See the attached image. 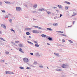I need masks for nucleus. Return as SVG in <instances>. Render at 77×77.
<instances>
[{"instance_id":"1","label":"nucleus","mask_w":77,"mask_h":77,"mask_svg":"<svg viewBox=\"0 0 77 77\" xmlns=\"http://www.w3.org/2000/svg\"><path fill=\"white\" fill-rule=\"evenodd\" d=\"M35 55L36 56H38V57H42V56H43V54L42 53H41L40 54L39 52H37L35 54Z\"/></svg>"},{"instance_id":"2","label":"nucleus","mask_w":77,"mask_h":77,"mask_svg":"<svg viewBox=\"0 0 77 77\" xmlns=\"http://www.w3.org/2000/svg\"><path fill=\"white\" fill-rule=\"evenodd\" d=\"M69 66V65L68 64H63L62 65V67L63 68H66V67H68Z\"/></svg>"},{"instance_id":"3","label":"nucleus","mask_w":77,"mask_h":77,"mask_svg":"<svg viewBox=\"0 0 77 77\" xmlns=\"http://www.w3.org/2000/svg\"><path fill=\"white\" fill-rule=\"evenodd\" d=\"M16 9L17 12H21L22 11L21 8L20 7H16Z\"/></svg>"},{"instance_id":"4","label":"nucleus","mask_w":77,"mask_h":77,"mask_svg":"<svg viewBox=\"0 0 77 77\" xmlns=\"http://www.w3.org/2000/svg\"><path fill=\"white\" fill-rule=\"evenodd\" d=\"M33 27L36 28L37 29H41V30H44V29L43 28L39 26H33Z\"/></svg>"},{"instance_id":"5","label":"nucleus","mask_w":77,"mask_h":77,"mask_svg":"<svg viewBox=\"0 0 77 77\" xmlns=\"http://www.w3.org/2000/svg\"><path fill=\"white\" fill-rule=\"evenodd\" d=\"M23 61H24V62L26 63L29 62V59H28L27 58H23Z\"/></svg>"},{"instance_id":"6","label":"nucleus","mask_w":77,"mask_h":77,"mask_svg":"<svg viewBox=\"0 0 77 77\" xmlns=\"http://www.w3.org/2000/svg\"><path fill=\"white\" fill-rule=\"evenodd\" d=\"M2 27H3L5 29H6V25L4 24H1Z\"/></svg>"},{"instance_id":"7","label":"nucleus","mask_w":77,"mask_h":77,"mask_svg":"<svg viewBox=\"0 0 77 77\" xmlns=\"http://www.w3.org/2000/svg\"><path fill=\"white\" fill-rule=\"evenodd\" d=\"M32 33H39V32L37 30H33Z\"/></svg>"},{"instance_id":"8","label":"nucleus","mask_w":77,"mask_h":77,"mask_svg":"<svg viewBox=\"0 0 77 77\" xmlns=\"http://www.w3.org/2000/svg\"><path fill=\"white\" fill-rule=\"evenodd\" d=\"M54 54L56 57H60V55H59V54L56 53H54Z\"/></svg>"},{"instance_id":"9","label":"nucleus","mask_w":77,"mask_h":77,"mask_svg":"<svg viewBox=\"0 0 77 77\" xmlns=\"http://www.w3.org/2000/svg\"><path fill=\"white\" fill-rule=\"evenodd\" d=\"M5 3L6 4H7V5H11V2H8V1H4Z\"/></svg>"},{"instance_id":"10","label":"nucleus","mask_w":77,"mask_h":77,"mask_svg":"<svg viewBox=\"0 0 77 77\" xmlns=\"http://www.w3.org/2000/svg\"><path fill=\"white\" fill-rule=\"evenodd\" d=\"M18 46L20 47H24V45H23L21 43L19 44Z\"/></svg>"},{"instance_id":"11","label":"nucleus","mask_w":77,"mask_h":77,"mask_svg":"<svg viewBox=\"0 0 77 77\" xmlns=\"http://www.w3.org/2000/svg\"><path fill=\"white\" fill-rule=\"evenodd\" d=\"M26 30H32V28H25Z\"/></svg>"},{"instance_id":"12","label":"nucleus","mask_w":77,"mask_h":77,"mask_svg":"<svg viewBox=\"0 0 77 77\" xmlns=\"http://www.w3.org/2000/svg\"><path fill=\"white\" fill-rule=\"evenodd\" d=\"M46 12L47 14H48V15H50V14H51V12H50L48 11H47V10L46 11Z\"/></svg>"},{"instance_id":"13","label":"nucleus","mask_w":77,"mask_h":77,"mask_svg":"<svg viewBox=\"0 0 77 77\" xmlns=\"http://www.w3.org/2000/svg\"><path fill=\"white\" fill-rule=\"evenodd\" d=\"M11 72L9 71H5L6 74H10V72Z\"/></svg>"},{"instance_id":"14","label":"nucleus","mask_w":77,"mask_h":77,"mask_svg":"<svg viewBox=\"0 0 77 77\" xmlns=\"http://www.w3.org/2000/svg\"><path fill=\"white\" fill-rule=\"evenodd\" d=\"M53 25V26H58V24L57 23H54Z\"/></svg>"},{"instance_id":"15","label":"nucleus","mask_w":77,"mask_h":77,"mask_svg":"<svg viewBox=\"0 0 77 77\" xmlns=\"http://www.w3.org/2000/svg\"><path fill=\"white\" fill-rule=\"evenodd\" d=\"M56 70L57 71H62V69H56Z\"/></svg>"},{"instance_id":"16","label":"nucleus","mask_w":77,"mask_h":77,"mask_svg":"<svg viewBox=\"0 0 77 77\" xmlns=\"http://www.w3.org/2000/svg\"><path fill=\"white\" fill-rule=\"evenodd\" d=\"M9 22L10 23H11L12 24V19H10L9 20Z\"/></svg>"},{"instance_id":"17","label":"nucleus","mask_w":77,"mask_h":77,"mask_svg":"<svg viewBox=\"0 0 77 77\" xmlns=\"http://www.w3.org/2000/svg\"><path fill=\"white\" fill-rule=\"evenodd\" d=\"M23 38H24L23 39V40L24 41H25L26 40V36L24 35L23 36Z\"/></svg>"},{"instance_id":"18","label":"nucleus","mask_w":77,"mask_h":77,"mask_svg":"<svg viewBox=\"0 0 77 77\" xmlns=\"http://www.w3.org/2000/svg\"><path fill=\"white\" fill-rule=\"evenodd\" d=\"M33 7L35 8H36V7H38V5L37 4H35L33 6Z\"/></svg>"},{"instance_id":"19","label":"nucleus","mask_w":77,"mask_h":77,"mask_svg":"<svg viewBox=\"0 0 77 77\" xmlns=\"http://www.w3.org/2000/svg\"><path fill=\"white\" fill-rule=\"evenodd\" d=\"M39 68H44V66L42 65H39L38 66Z\"/></svg>"},{"instance_id":"20","label":"nucleus","mask_w":77,"mask_h":77,"mask_svg":"<svg viewBox=\"0 0 77 77\" xmlns=\"http://www.w3.org/2000/svg\"><path fill=\"white\" fill-rule=\"evenodd\" d=\"M41 36L42 37H43V38H45L46 37V35L44 34H42Z\"/></svg>"},{"instance_id":"21","label":"nucleus","mask_w":77,"mask_h":77,"mask_svg":"<svg viewBox=\"0 0 77 77\" xmlns=\"http://www.w3.org/2000/svg\"><path fill=\"white\" fill-rule=\"evenodd\" d=\"M11 44H13L15 46H17V44H15V43H14L12 42H11Z\"/></svg>"},{"instance_id":"22","label":"nucleus","mask_w":77,"mask_h":77,"mask_svg":"<svg viewBox=\"0 0 77 77\" xmlns=\"http://www.w3.org/2000/svg\"><path fill=\"white\" fill-rule=\"evenodd\" d=\"M47 29L49 31H52V29L51 28H47Z\"/></svg>"},{"instance_id":"23","label":"nucleus","mask_w":77,"mask_h":77,"mask_svg":"<svg viewBox=\"0 0 77 77\" xmlns=\"http://www.w3.org/2000/svg\"><path fill=\"white\" fill-rule=\"evenodd\" d=\"M27 42L29 44H31V45H33V43L31 42H29V41H27Z\"/></svg>"},{"instance_id":"24","label":"nucleus","mask_w":77,"mask_h":77,"mask_svg":"<svg viewBox=\"0 0 77 77\" xmlns=\"http://www.w3.org/2000/svg\"><path fill=\"white\" fill-rule=\"evenodd\" d=\"M65 3H66V4H68V5H70L71 3H70V2H67V1H66Z\"/></svg>"},{"instance_id":"25","label":"nucleus","mask_w":77,"mask_h":77,"mask_svg":"<svg viewBox=\"0 0 77 77\" xmlns=\"http://www.w3.org/2000/svg\"><path fill=\"white\" fill-rule=\"evenodd\" d=\"M0 39H1V40H2V41H6V40H5V39H4L3 38H0Z\"/></svg>"},{"instance_id":"26","label":"nucleus","mask_w":77,"mask_h":77,"mask_svg":"<svg viewBox=\"0 0 77 77\" xmlns=\"http://www.w3.org/2000/svg\"><path fill=\"white\" fill-rule=\"evenodd\" d=\"M47 11L46 9H45V8H42V11Z\"/></svg>"},{"instance_id":"27","label":"nucleus","mask_w":77,"mask_h":77,"mask_svg":"<svg viewBox=\"0 0 77 77\" xmlns=\"http://www.w3.org/2000/svg\"><path fill=\"white\" fill-rule=\"evenodd\" d=\"M48 39L50 41H51L52 40V38L51 37H48Z\"/></svg>"},{"instance_id":"28","label":"nucleus","mask_w":77,"mask_h":77,"mask_svg":"<svg viewBox=\"0 0 77 77\" xmlns=\"http://www.w3.org/2000/svg\"><path fill=\"white\" fill-rule=\"evenodd\" d=\"M58 7L59 8H62V6H61L60 5H58Z\"/></svg>"},{"instance_id":"29","label":"nucleus","mask_w":77,"mask_h":77,"mask_svg":"<svg viewBox=\"0 0 77 77\" xmlns=\"http://www.w3.org/2000/svg\"><path fill=\"white\" fill-rule=\"evenodd\" d=\"M56 32H57L58 33H63V32H61V31H56Z\"/></svg>"},{"instance_id":"30","label":"nucleus","mask_w":77,"mask_h":77,"mask_svg":"<svg viewBox=\"0 0 77 77\" xmlns=\"http://www.w3.org/2000/svg\"><path fill=\"white\" fill-rule=\"evenodd\" d=\"M1 11H2V12H3V13H6V11H5L4 10H1Z\"/></svg>"},{"instance_id":"31","label":"nucleus","mask_w":77,"mask_h":77,"mask_svg":"<svg viewBox=\"0 0 77 77\" xmlns=\"http://www.w3.org/2000/svg\"><path fill=\"white\" fill-rule=\"evenodd\" d=\"M5 53L6 54L8 55V54H9V52L6 51L5 52Z\"/></svg>"},{"instance_id":"32","label":"nucleus","mask_w":77,"mask_h":77,"mask_svg":"<svg viewBox=\"0 0 77 77\" xmlns=\"http://www.w3.org/2000/svg\"><path fill=\"white\" fill-rule=\"evenodd\" d=\"M35 47H39V45L38 44H35Z\"/></svg>"},{"instance_id":"33","label":"nucleus","mask_w":77,"mask_h":77,"mask_svg":"<svg viewBox=\"0 0 77 77\" xmlns=\"http://www.w3.org/2000/svg\"><path fill=\"white\" fill-rule=\"evenodd\" d=\"M68 40L69 41V42H70V43H73V42H72V41L71 40Z\"/></svg>"},{"instance_id":"34","label":"nucleus","mask_w":77,"mask_h":77,"mask_svg":"<svg viewBox=\"0 0 77 77\" xmlns=\"http://www.w3.org/2000/svg\"><path fill=\"white\" fill-rule=\"evenodd\" d=\"M65 9H66V10H68V7L67 6H65Z\"/></svg>"},{"instance_id":"35","label":"nucleus","mask_w":77,"mask_h":77,"mask_svg":"<svg viewBox=\"0 0 77 77\" xmlns=\"http://www.w3.org/2000/svg\"><path fill=\"white\" fill-rule=\"evenodd\" d=\"M19 68L20 69H24V68L22 66H20Z\"/></svg>"},{"instance_id":"36","label":"nucleus","mask_w":77,"mask_h":77,"mask_svg":"<svg viewBox=\"0 0 77 77\" xmlns=\"http://www.w3.org/2000/svg\"><path fill=\"white\" fill-rule=\"evenodd\" d=\"M34 63L35 64V65H37V61H35L34 62Z\"/></svg>"},{"instance_id":"37","label":"nucleus","mask_w":77,"mask_h":77,"mask_svg":"<svg viewBox=\"0 0 77 77\" xmlns=\"http://www.w3.org/2000/svg\"><path fill=\"white\" fill-rule=\"evenodd\" d=\"M11 31H13V32H14V33H15V30H14V29H11Z\"/></svg>"},{"instance_id":"38","label":"nucleus","mask_w":77,"mask_h":77,"mask_svg":"<svg viewBox=\"0 0 77 77\" xmlns=\"http://www.w3.org/2000/svg\"><path fill=\"white\" fill-rule=\"evenodd\" d=\"M26 34L27 35H30V33L29 32H27L26 33Z\"/></svg>"},{"instance_id":"39","label":"nucleus","mask_w":77,"mask_h":77,"mask_svg":"<svg viewBox=\"0 0 77 77\" xmlns=\"http://www.w3.org/2000/svg\"><path fill=\"white\" fill-rule=\"evenodd\" d=\"M60 16L58 17V18H61V17H62V16H63V15H62V14H60Z\"/></svg>"},{"instance_id":"40","label":"nucleus","mask_w":77,"mask_h":77,"mask_svg":"<svg viewBox=\"0 0 77 77\" xmlns=\"http://www.w3.org/2000/svg\"><path fill=\"white\" fill-rule=\"evenodd\" d=\"M73 14H74L72 15V17H74V16H75V15H76V13L75 14V13H74V12H73Z\"/></svg>"},{"instance_id":"41","label":"nucleus","mask_w":77,"mask_h":77,"mask_svg":"<svg viewBox=\"0 0 77 77\" xmlns=\"http://www.w3.org/2000/svg\"><path fill=\"white\" fill-rule=\"evenodd\" d=\"M38 11H42V8H39L38 9Z\"/></svg>"},{"instance_id":"42","label":"nucleus","mask_w":77,"mask_h":77,"mask_svg":"<svg viewBox=\"0 0 77 77\" xmlns=\"http://www.w3.org/2000/svg\"><path fill=\"white\" fill-rule=\"evenodd\" d=\"M19 42H20V41H15V43H17V44H18V43H19Z\"/></svg>"},{"instance_id":"43","label":"nucleus","mask_w":77,"mask_h":77,"mask_svg":"<svg viewBox=\"0 0 77 77\" xmlns=\"http://www.w3.org/2000/svg\"><path fill=\"white\" fill-rule=\"evenodd\" d=\"M52 59H49V62H52Z\"/></svg>"},{"instance_id":"44","label":"nucleus","mask_w":77,"mask_h":77,"mask_svg":"<svg viewBox=\"0 0 77 77\" xmlns=\"http://www.w3.org/2000/svg\"><path fill=\"white\" fill-rule=\"evenodd\" d=\"M32 20L33 21H36V19L33 18L32 19Z\"/></svg>"},{"instance_id":"45","label":"nucleus","mask_w":77,"mask_h":77,"mask_svg":"<svg viewBox=\"0 0 77 77\" xmlns=\"http://www.w3.org/2000/svg\"><path fill=\"white\" fill-rule=\"evenodd\" d=\"M34 43L36 44H38V42L36 41H34Z\"/></svg>"},{"instance_id":"46","label":"nucleus","mask_w":77,"mask_h":77,"mask_svg":"<svg viewBox=\"0 0 77 77\" xmlns=\"http://www.w3.org/2000/svg\"><path fill=\"white\" fill-rule=\"evenodd\" d=\"M26 69H30V67H27L26 68Z\"/></svg>"},{"instance_id":"47","label":"nucleus","mask_w":77,"mask_h":77,"mask_svg":"<svg viewBox=\"0 0 77 77\" xmlns=\"http://www.w3.org/2000/svg\"><path fill=\"white\" fill-rule=\"evenodd\" d=\"M56 11L57 12V13H59V12H60V11H59L58 10H56Z\"/></svg>"},{"instance_id":"48","label":"nucleus","mask_w":77,"mask_h":77,"mask_svg":"<svg viewBox=\"0 0 77 77\" xmlns=\"http://www.w3.org/2000/svg\"><path fill=\"white\" fill-rule=\"evenodd\" d=\"M5 18H9V16H8V15H6L5 16Z\"/></svg>"},{"instance_id":"49","label":"nucleus","mask_w":77,"mask_h":77,"mask_svg":"<svg viewBox=\"0 0 77 77\" xmlns=\"http://www.w3.org/2000/svg\"><path fill=\"white\" fill-rule=\"evenodd\" d=\"M14 74V72H10V74Z\"/></svg>"},{"instance_id":"50","label":"nucleus","mask_w":77,"mask_h":77,"mask_svg":"<svg viewBox=\"0 0 77 77\" xmlns=\"http://www.w3.org/2000/svg\"><path fill=\"white\" fill-rule=\"evenodd\" d=\"M61 35H62V36H66V35L65 34H62Z\"/></svg>"},{"instance_id":"51","label":"nucleus","mask_w":77,"mask_h":77,"mask_svg":"<svg viewBox=\"0 0 77 77\" xmlns=\"http://www.w3.org/2000/svg\"><path fill=\"white\" fill-rule=\"evenodd\" d=\"M0 62H1V63H3V62H4V60H2L0 61Z\"/></svg>"},{"instance_id":"52","label":"nucleus","mask_w":77,"mask_h":77,"mask_svg":"<svg viewBox=\"0 0 77 77\" xmlns=\"http://www.w3.org/2000/svg\"><path fill=\"white\" fill-rule=\"evenodd\" d=\"M32 13H35V12H36V11H33L32 12Z\"/></svg>"},{"instance_id":"53","label":"nucleus","mask_w":77,"mask_h":77,"mask_svg":"<svg viewBox=\"0 0 77 77\" xmlns=\"http://www.w3.org/2000/svg\"><path fill=\"white\" fill-rule=\"evenodd\" d=\"M65 42V40L64 39H63V43Z\"/></svg>"},{"instance_id":"54","label":"nucleus","mask_w":77,"mask_h":77,"mask_svg":"<svg viewBox=\"0 0 77 77\" xmlns=\"http://www.w3.org/2000/svg\"><path fill=\"white\" fill-rule=\"evenodd\" d=\"M2 2H0V5L1 6L2 5Z\"/></svg>"},{"instance_id":"55","label":"nucleus","mask_w":77,"mask_h":77,"mask_svg":"<svg viewBox=\"0 0 77 77\" xmlns=\"http://www.w3.org/2000/svg\"><path fill=\"white\" fill-rule=\"evenodd\" d=\"M52 8L53 9H56V8H57V7H54Z\"/></svg>"},{"instance_id":"56","label":"nucleus","mask_w":77,"mask_h":77,"mask_svg":"<svg viewBox=\"0 0 77 77\" xmlns=\"http://www.w3.org/2000/svg\"><path fill=\"white\" fill-rule=\"evenodd\" d=\"M65 76H66L65 75H62V77H65Z\"/></svg>"},{"instance_id":"57","label":"nucleus","mask_w":77,"mask_h":77,"mask_svg":"<svg viewBox=\"0 0 77 77\" xmlns=\"http://www.w3.org/2000/svg\"><path fill=\"white\" fill-rule=\"evenodd\" d=\"M19 51L20 52L22 51V49H21V48H20V49L19 50Z\"/></svg>"},{"instance_id":"58","label":"nucleus","mask_w":77,"mask_h":77,"mask_svg":"<svg viewBox=\"0 0 77 77\" xmlns=\"http://www.w3.org/2000/svg\"><path fill=\"white\" fill-rule=\"evenodd\" d=\"M12 18L13 20H15V17H12Z\"/></svg>"},{"instance_id":"59","label":"nucleus","mask_w":77,"mask_h":77,"mask_svg":"<svg viewBox=\"0 0 77 77\" xmlns=\"http://www.w3.org/2000/svg\"><path fill=\"white\" fill-rule=\"evenodd\" d=\"M25 17L26 18H28V17H27V16H25Z\"/></svg>"},{"instance_id":"60","label":"nucleus","mask_w":77,"mask_h":77,"mask_svg":"<svg viewBox=\"0 0 77 77\" xmlns=\"http://www.w3.org/2000/svg\"><path fill=\"white\" fill-rule=\"evenodd\" d=\"M47 45H50V43H47Z\"/></svg>"},{"instance_id":"61","label":"nucleus","mask_w":77,"mask_h":77,"mask_svg":"<svg viewBox=\"0 0 77 77\" xmlns=\"http://www.w3.org/2000/svg\"><path fill=\"white\" fill-rule=\"evenodd\" d=\"M30 54H31V55H33V53H30Z\"/></svg>"},{"instance_id":"62","label":"nucleus","mask_w":77,"mask_h":77,"mask_svg":"<svg viewBox=\"0 0 77 77\" xmlns=\"http://www.w3.org/2000/svg\"><path fill=\"white\" fill-rule=\"evenodd\" d=\"M8 15H10V16H11V15H12V14H8Z\"/></svg>"},{"instance_id":"63","label":"nucleus","mask_w":77,"mask_h":77,"mask_svg":"<svg viewBox=\"0 0 77 77\" xmlns=\"http://www.w3.org/2000/svg\"><path fill=\"white\" fill-rule=\"evenodd\" d=\"M21 52V53H24V51H22Z\"/></svg>"},{"instance_id":"64","label":"nucleus","mask_w":77,"mask_h":77,"mask_svg":"<svg viewBox=\"0 0 77 77\" xmlns=\"http://www.w3.org/2000/svg\"><path fill=\"white\" fill-rule=\"evenodd\" d=\"M75 23V21H74L73 22V24H74V23Z\"/></svg>"}]
</instances>
